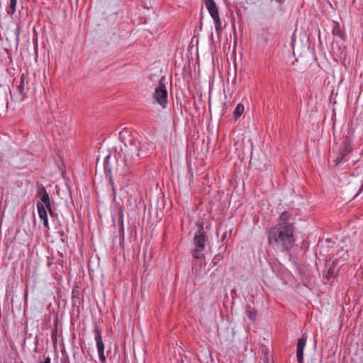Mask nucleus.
<instances>
[{
    "instance_id": "nucleus-11",
    "label": "nucleus",
    "mask_w": 363,
    "mask_h": 363,
    "mask_svg": "<svg viewBox=\"0 0 363 363\" xmlns=\"http://www.w3.org/2000/svg\"><path fill=\"white\" fill-rule=\"evenodd\" d=\"M36 206L40 219L43 220L44 227L49 230L50 227L45 207L40 202H37Z\"/></svg>"
},
{
    "instance_id": "nucleus-5",
    "label": "nucleus",
    "mask_w": 363,
    "mask_h": 363,
    "mask_svg": "<svg viewBox=\"0 0 363 363\" xmlns=\"http://www.w3.org/2000/svg\"><path fill=\"white\" fill-rule=\"evenodd\" d=\"M154 99L163 108H166L167 104V91L162 81L159 82L153 94Z\"/></svg>"
},
{
    "instance_id": "nucleus-39",
    "label": "nucleus",
    "mask_w": 363,
    "mask_h": 363,
    "mask_svg": "<svg viewBox=\"0 0 363 363\" xmlns=\"http://www.w3.org/2000/svg\"><path fill=\"white\" fill-rule=\"evenodd\" d=\"M2 5V2H1V0H0V7Z\"/></svg>"
},
{
    "instance_id": "nucleus-27",
    "label": "nucleus",
    "mask_w": 363,
    "mask_h": 363,
    "mask_svg": "<svg viewBox=\"0 0 363 363\" xmlns=\"http://www.w3.org/2000/svg\"><path fill=\"white\" fill-rule=\"evenodd\" d=\"M300 247L304 252H306L308 248V242L306 240H303Z\"/></svg>"
},
{
    "instance_id": "nucleus-17",
    "label": "nucleus",
    "mask_w": 363,
    "mask_h": 363,
    "mask_svg": "<svg viewBox=\"0 0 363 363\" xmlns=\"http://www.w3.org/2000/svg\"><path fill=\"white\" fill-rule=\"evenodd\" d=\"M352 140L353 139H351V135H345L344 137L342 145L340 148L349 150L350 152L352 151Z\"/></svg>"
},
{
    "instance_id": "nucleus-2",
    "label": "nucleus",
    "mask_w": 363,
    "mask_h": 363,
    "mask_svg": "<svg viewBox=\"0 0 363 363\" xmlns=\"http://www.w3.org/2000/svg\"><path fill=\"white\" fill-rule=\"evenodd\" d=\"M150 154V144L146 142L134 140L129 145H125L124 150V162L130 168L140 162V160L147 157Z\"/></svg>"
},
{
    "instance_id": "nucleus-6",
    "label": "nucleus",
    "mask_w": 363,
    "mask_h": 363,
    "mask_svg": "<svg viewBox=\"0 0 363 363\" xmlns=\"http://www.w3.org/2000/svg\"><path fill=\"white\" fill-rule=\"evenodd\" d=\"M14 151H11L7 145H0V174L4 171L3 164L7 162V159L14 155Z\"/></svg>"
},
{
    "instance_id": "nucleus-19",
    "label": "nucleus",
    "mask_w": 363,
    "mask_h": 363,
    "mask_svg": "<svg viewBox=\"0 0 363 363\" xmlns=\"http://www.w3.org/2000/svg\"><path fill=\"white\" fill-rule=\"evenodd\" d=\"M244 110H245V108H244V105L242 104H238L234 111H233V117L235 118V120H238L239 118H240V116L243 114L244 113Z\"/></svg>"
},
{
    "instance_id": "nucleus-1",
    "label": "nucleus",
    "mask_w": 363,
    "mask_h": 363,
    "mask_svg": "<svg viewBox=\"0 0 363 363\" xmlns=\"http://www.w3.org/2000/svg\"><path fill=\"white\" fill-rule=\"evenodd\" d=\"M293 223H281L272 227L267 231L268 244L280 252H289L295 245Z\"/></svg>"
},
{
    "instance_id": "nucleus-21",
    "label": "nucleus",
    "mask_w": 363,
    "mask_h": 363,
    "mask_svg": "<svg viewBox=\"0 0 363 363\" xmlns=\"http://www.w3.org/2000/svg\"><path fill=\"white\" fill-rule=\"evenodd\" d=\"M17 0H10L9 4L7 9V13L9 15H13L16 12Z\"/></svg>"
},
{
    "instance_id": "nucleus-40",
    "label": "nucleus",
    "mask_w": 363,
    "mask_h": 363,
    "mask_svg": "<svg viewBox=\"0 0 363 363\" xmlns=\"http://www.w3.org/2000/svg\"><path fill=\"white\" fill-rule=\"evenodd\" d=\"M26 338H27V337H26V338L24 339V340H23V343H24V344H25V342H26Z\"/></svg>"
},
{
    "instance_id": "nucleus-13",
    "label": "nucleus",
    "mask_w": 363,
    "mask_h": 363,
    "mask_svg": "<svg viewBox=\"0 0 363 363\" xmlns=\"http://www.w3.org/2000/svg\"><path fill=\"white\" fill-rule=\"evenodd\" d=\"M94 337L96 344V348L104 347V344L102 340L101 330L98 325H95L94 329Z\"/></svg>"
},
{
    "instance_id": "nucleus-33",
    "label": "nucleus",
    "mask_w": 363,
    "mask_h": 363,
    "mask_svg": "<svg viewBox=\"0 0 363 363\" xmlns=\"http://www.w3.org/2000/svg\"><path fill=\"white\" fill-rule=\"evenodd\" d=\"M15 32H16V36H17V37H16V40H17V42H18V40H19V39H18L19 28H16V29Z\"/></svg>"
},
{
    "instance_id": "nucleus-25",
    "label": "nucleus",
    "mask_w": 363,
    "mask_h": 363,
    "mask_svg": "<svg viewBox=\"0 0 363 363\" xmlns=\"http://www.w3.org/2000/svg\"><path fill=\"white\" fill-rule=\"evenodd\" d=\"M73 359L74 363H80L82 359V355L77 350H73Z\"/></svg>"
},
{
    "instance_id": "nucleus-10",
    "label": "nucleus",
    "mask_w": 363,
    "mask_h": 363,
    "mask_svg": "<svg viewBox=\"0 0 363 363\" xmlns=\"http://www.w3.org/2000/svg\"><path fill=\"white\" fill-rule=\"evenodd\" d=\"M307 337L303 335L301 338L298 340L296 345V357L298 363H303V349L306 346Z\"/></svg>"
},
{
    "instance_id": "nucleus-23",
    "label": "nucleus",
    "mask_w": 363,
    "mask_h": 363,
    "mask_svg": "<svg viewBox=\"0 0 363 363\" xmlns=\"http://www.w3.org/2000/svg\"><path fill=\"white\" fill-rule=\"evenodd\" d=\"M45 208H46V212L49 213L50 217L53 219H56L57 220L58 219V215L57 213L55 211V210L53 209L52 205H51V203H50L49 206H45Z\"/></svg>"
},
{
    "instance_id": "nucleus-18",
    "label": "nucleus",
    "mask_w": 363,
    "mask_h": 363,
    "mask_svg": "<svg viewBox=\"0 0 363 363\" xmlns=\"http://www.w3.org/2000/svg\"><path fill=\"white\" fill-rule=\"evenodd\" d=\"M332 33L333 35L338 36L345 40V34L341 29L340 25L337 22H334Z\"/></svg>"
},
{
    "instance_id": "nucleus-29",
    "label": "nucleus",
    "mask_w": 363,
    "mask_h": 363,
    "mask_svg": "<svg viewBox=\"0 0 363 363\" xmlns=\"http://www.w3.org/2000/svg\"><path fill=\"white\" fill-rule=\"evenodd\" d=\"M37 363H51V359L49 356H43V361L39 359Z\"/></svg>"
},
{
    "instance_id": "nucleus-4",
    "label": "nucleus",
    "mask_w": 363,
    "mask_h": 363,
    "mask_svg": "<svg viewBox=\"0 0 363 363\" xmlns=\"http://www.w3.org/2000/svg\"><path fill=\"white\" fill-rule=\"evenodd\" d=\"M196 225L197 230L193 237L192 245L194 248L191 251V256L194 259H200L204 255L203 252L206 250L208 238L203 223L199 222L196 223Z\"/></svg>"
},
{
    "instance_id": "nucleus-14",
    "label": "nucleus",
    "mask_w": 363,
    "mask_h": 363,
    "mask_svg": "<svg viewBox=\"0 0 363 363\" xmlns=\"http://www.w3.org/2000/svg\"><path fill=\"white\" fill-rule=\"evenodd\" d=\"M326 271L324 273V278L327 281H330L334 279L335 274V262H333L331 264H326Z\"/></svg>"
},
{
    "instance_id": "nucleus-16",
    "label": "nucleus",
    "mask_w": 363,
    "mask_h": 363,
    "mask_svg": "<svg viewBox=\"0 0 363 363\" xmlns=\"http://www.w3.org/2000/svg\"><path fill=\"white\" fill-rule=\"evenodd\" d=\"M245 312L248 318L252 322H255L257 320L258 312L254 307H252L250 305H247Z\"/></svg>"
},
{
    "instance_id": "nucleus-26",
    "label": "nucleus",
    "mask_w": 363,
    "mask_h": 363,
    "mask_svg": "<svg viewBox=\"0 0 363 363\" xmlns=\"http://www.w3.org/2000/svg\"><path fill=\"white\" fill-rule=\"evenodd\" d=\"M214 24H215V29L218 34H219L222 30V26H221V21L220 18L214 19Z\"/></svg>"
},
{
    "instance_id": "nucleus-12",
    "label": "nucleus",
    "mask_w": 363,
    "mask_h": 363,
    "mask_svg": "<svg viewBox=\"0 0 363 363\" xmlns=\"http://www.w3.org/2000/svg\"><path fill=\"white\" fill-rule=\"evenodd\" d=\"M82 292L79 286H74L72 290V301L73 306H77V305H80L82 302V299L81 298Z\"/></svg>"
},
{
    "instance_id": "nucleus-37",
    "label": "nucleus",
    "mask_w": 363,
    "mask_h": 363,
    "mask_svg": "<svg viewBox=\"0 0 363 363\" xmlns=\"http://www.w3.org/2000/svg\"><path fill=\"white\" fill-rule=\"evenodd\" d=\"M66 360H67V363H69V361L68 357H66Z\"/></svg>"
},
{
    "instance_id": "nucleus-38",
    "label": "nucleus",
    "mask_w": 363,
    "mask_h": 363,
    "mask_svg": "<svg viewBox=\"0 0 363 363\" xmlns=\"http://www.w3.org/2000/svg\"><path fill=\"white\" fill-rule=\"evenodd\" d=\"M30 337H31V334H29V335H28V338H30Z\"/></svg>"
},
{
    "instance_id": "nucleus-34",
    "label": "nucleus",
    "mask_w": 363,
    "mask_h": 363,
    "mask_svg": "<svg viewBox=\"0 0 363 363\" xmlns=\"http://www.w3.org/2000/svg\"><path fill=\"white\" fill-rule=\"evenodd\" d=\"M60 235H61V241H62V242H65V238H64V236H65V233H64V232H61V233H60Z\"/></svg>"
},
{
    "instance_id": "nucleus-9",
    "label": "nucleus",
    "mask_w": 363,
    "mask_h": 363,
    "mask_svg": "<svg viewBox=\"0 0 363 363\" xmlns=\"http://www.w3.org/2000/svg\"><path fill=\"white\" fill-rule=\"evenodd\" d=\"M111 157V154H108L107 156H106V157L104 160V173H105L106 177L108 178L109 184L111 185L112 189H113V192L115 193L114 182H113V177H112V174H111L112 168L110 164Z\"/></svg>"
},
{
    "instance_id": "nucleus-32",
    "label": "nucleus",
    "mask_w": 363,
    "mask_h": 363,
    "mask_svg": "<svg viewBox=\"0 0 363 363\" xmlns=\"http://www.w3.org/2000/svg\"><path fill=\"white\" fill-rule=\"evenodd\" d=\"M38 338L39 336L38 335H35V352H37L38 347Z\"/></svg>"
},
{
    "instance_id": "nucleus-8",
    "label": "nucleus",
    "mask_w": 363,
    "mask_h": 363,
    "mask_svg": "<svg viewBox=\"0 0 363 363\" xmlns=\"http://www.w3.org/2000/svg\"><path fill=\"white\" fill-rule=\"evenodd\" d=\"M37 196L40 199L41 203L44 206H49L50 199L48 193L47 192L45 186L40 183H37Z\"/></svg>"
},
{
    "instance_id": "nucleus-35",
    "label": "nucleus",
    "mask_w": 363,
    "mask_h": 363,
    "mask_svg": "<svg viewBox=\"0 0 363 363\" xmlns=\"http://www.w3.org/2000/svg\"><path fill=\"white\" fill-rule=\"evenodd\" d=\"M276 1H277V3H279V4H281V0H276Z\"/></svg>"
},
{
    "instance_id": "nucleus-24",
    "label": "nucleus",
    "mask_w": 363,
    "mask_h": 363,
    "mask_svg": "<svg viewBox=\"0 0 363 363\" xmlns=\"http://www.w3.org/2000/svg\"><path fill=\"white\" fill-rule=\"evenodd\" d=\"M99 360L101 363H106V357L104 354V347L97 348Z\"/></svg>"
},
{
    "instance_id": "nucleus-20",
    "label": "nucleus",
    "mask_w": 363,
    "mask_h": 363,
    "mask_svg": "<svg viewBox=\"0 0 363 363\" xmlns=\"http://www.w3.org/2000/svg\"><path fill=\"white\" fill-rule=\"evenodd\" d=\"M208 13L218 10L214 0H203Z\"/></svg>"
},
{
    "instance_id": "nucleus-15",
    "label": "nucleus",
    "mask_w": 363,
    "mask_h": 363,
    "mask_svg": "<svg viewBox=\"0 0 363 363\" xmlns=\"http://www.w3.org/2000/svg\"><path fill=\"white\" fill-rule=\"evenodd\" d=\"M123 211H124L123 206H120L118 209V222L120 233L121 234L123 240L124 239Z\"/></svg>"
},
{
    "instance_id": "nucleus-36",
    "label": "nucleus",
    "mask_w": 363,
    "mask_h": 363,
    "mask_svg": "<svg viewBox=\"0 0 363 363\" xmlns=\"http://www.w3.org/2000/svg\"><path fill=\"white\" fill-rule=\"evenodd\" d=\"M110 353H111V350L107 351V352H106L107 357H108Z\"/></svg>"
},
{
    "instance_id": "nucleus-30",
    "label": "nucleus",
    "mask_w": 363,
    "mask_h": 363,
    "mask_svg": "<svg viewBox=\"0 0 363 363\" xmlns=\"http://www.w3.org/2000/svg\"><path fill=\"white\" fill-rule=\"evenodd\" d=\"M209 14L211 15V16L212 17V18L213 20L214 19H218V18H220L218 10L213 11V12H211V13H209Z\"/></svg>"
},
{
    "instance_id": "nucleus-31",
    "label": "nucleus",
    "mask_w": 363,
    "mask_h": 363,
    "mask_svg": "<svg viewBox=\"0 0 363 363\" xmlns=\"http://www.w3.org/2000/svg\"><path fill=\"white\" fill-rule=\"evenodd\" d=\"M346 135H351V139H353L354 137V130L353 128H349L347 131V134Z\"/></svg>"
},
{
    "instance_id": "nucleus-22",
    "label": "nucleus",
    "mask_w": 363,
    "mask_h": 363,
    "mask_svg": "<svg viewBox=\"0 0 363 363\" xmlns=\"http://www.w3.org/2000/svg\"><path fill=\"white\" fill-rule=\"evenodd\" d=\"M291 216V213L288 211H285L280 214L279 219L282 221V223H289L288 220Z\"/></svg>"
},
{
    "instance_id": "nucleus-7",
    "label": "nucleus",
    "mask_w": 363,
    "mask_h": 363,
    "mask_svg": "<svg viewBox=\"0 0 363 363\" xmlns=\"http://www.w3.org/2000/svg\"><path fill=\"white\" fill-rule=\"evenodd\" d=\"M350 152L349 150L340 148V152L336 157L333 161L328 160L329 166L333 169L336 168L340 164L347 161V157Z\"/></svg>"
},
{
    "instance_id": "nucleus-28",
    "label": "nucleus",
    "mask_w": 363,
    "mask_h": 363,
    "mask_svg": "<svg viewBox=\"0 0 363 363\" xmlns=\"http://www.w3.org/2000/svg\"><path fill=\"white\" fill-rule=\"evenodd\" d=\"M222 258V256L220 255H216L213 258V260H212V263L213 264V266L216 265L218 262Z\"/></svg>"
},
{
    "instance_id": "nucleus-3",
    "label": "nucleus",
    "mask_w": 363,
    "mask_h": 363,
    "mask_svg": "<svg viewBox=\"0 0 363 363\" xmlns=\"http://www.w3.org/2000/svg\"><path fill=\"white\" fill-rule=\"evenodd\" d=\"M35 79L28 74H21L20 80L16 86V91H10L11 100L21 103L26 99L32 97L35 94Z\"/></svg>"
}]
</instances>
